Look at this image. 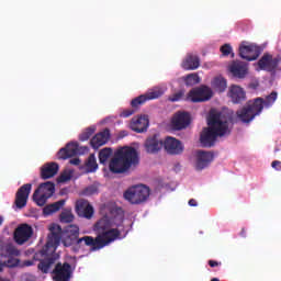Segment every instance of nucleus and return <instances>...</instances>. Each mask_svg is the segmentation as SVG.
<instances>
[{
  "mask_svg": "<svg viewBox=\"0 0 281 281\" xmlns=\"http://www.w3.org/2000/svg\"><path fill=\"white\" fill-rule=\"evenodd\" d=\"M212 95H214L212 88L201 86L189 91L188 99L191 100V102H207V100H212Z\"/></svg>",
  "mask_w": 281,
  "mask_h": 281,
  "instance_id": "obj_10",
  "label": "nucleus"
},
{
  "mask_svg": "<svg viewBox=\"0 0 281 281\" xmlns=\"http://www.w3.org/2000/svg\"><path fill=\"white\" fill-rule=\"evenodd\" d=\"M280 66V58L273 57V55L265 53L258 60V67L261 71H268L269 74H276Z\"/></svg>",
  "mask_w": 281,
  "mask_h": 281,
  "instance_id": "obj_9",
  "label": "nucleus"
},
{
  "mask_svg": "<svg viewBox=\"0 0 281 281\" xmlns=\"http://www.w3.org/2000/svg\"><path fill=\"white\" fill-rule=\"evenodd\" d=\"M49 232L43 254H56L60 243L64 247H74V245L80 247L85 243V237L79 238L80 227L78 225H69L63 231L60 225L52 224Z\"/></svg>",
  "mask_w": 281,
  "mask_h": 281,
  "instance_id": "obj_2",
  "label": "nucleus"
},
{
  "mask_svg": "<svg viewBox=\"0 0 281 281\" xmlns=\"http://www.w3.org/2000/svg\"><path fill=\"white\" fill-rule=\"evenodd\" d=\"M87 172H95L98 170V160L95 159V154H90L86 162Z\"/></svg>",
  "mask_w": 281,
  "mask_h": 281,
  "instance_id": "obj_30",
  "label": "nucleus"
},
{
  "mask_svg": "<svg viewBox=\"0 0 281 281\" xmlns=\"http://www.w3.org/2000/svg\"><path fill=\"white\" fill-rule=\"evenodd\" d=\"M113 156V149L110 147H105L103 149H101L99 151V161L100 164H102L103 166H106V161H109V159H111V157Z\"/></svg>",
  "mask_w": 281,
  "mask_h": 281,
  "instance_id": "obj_31",
  "label": "nucleus"
},
{
  "mask_svg": "<svg viewBox=\"0 0 281 281\" xmlns=\"http://www.w3.org/2000/svg\"><path fill=\"white\" fill-rule=\"evenodd\" d=\"M110 137H111V131H109V128H105L102 132L95 134L91 138L90 145L94 150H98V148H100V146H104V144H106V142H109Z\"/></svg>",
  "mask_w": 281,
  "mask_h": 281,
  "instance_id": "obj_21",
  "label": "nucleus"
},
{
  "mask_svg": "<svg viewBox=\"0 0 281 281\" xmlns=\"http://www.w3.org/2000/svg\"><path fill=\"white\" fill-rule=\"evenodd\" d=\"M157 98H161L160 90H154L147 94H140L139 97H136L131 101L132 109H127L121 112L120 117H131V115H134L135 111H137L142 104H146L148 100H157Z\"/></svg>",
  "mask_w": 281,
  "mask_h": 281,
  "instance_id": "obj_7",
  "label": "nucleus"
},
{
  "mask_svg": "<svg viewBox=\"0 0 281 281\" xmlns=\"http://www.w3.org/2000/svg\"><path fill=\"white\" fill-rule=\"evenodd\" d=\"M189 205L191 207H196V205H198L196 200H194V199L189 200Z\"/></svg>",
  "mask_w": 281,
  "mask_h": 281,
  "instance_id": "obj_47",
  "label": "nucleus"
},
{
  "mask_svg": "<svg viewBox=\"0 0 281 281\" xmlns=\"http://www.w3.org/2000/svg\"><path fill=\"white\" fill-rule=\"evenodd\" d=\"M3 225V216L0 215V227Z\"/></svg>",
  "mask_w": 281,
  "mask_h": 281,
  "instance_id": "obj_52",
  "label": "nucleus"
},
{
  "mask_svg": "<svg viewBox=\"0 0 281 281\" xmlns=\"http://www.w3.org/2000/svg\"><path fill=\"white\" fill-rule=\"evenodd\" d=\"M60 223H74V214L71 211H64L59 215Z\"/></svg>",
  "mask_w": 281,
  "mask_h": 281,
  "instance_id": "obj_35",
  "label": "nucleus"
},
{
  "mask_svg": "<svg viewBox=\"0 0 281 281\" xmlns=\"http://www.w3.org/2000/svg\"><path fill=\"white\" fill-rule=\"evenodd\" d=\"M32 192V183H26L20 187L15 193L14 205L18 210H23L27 205V200Z\"/></svg>",
  "mask_w": 281,
  "mask_h": 281,
  "instance_id": "obj_11",
  "label": "nucleus"
},
{
  "mask_svg": "<svg viewBox=\"0 0 281 281\" xmlns=\"http://www.w3.org/2000/svg\"><path fill=\"white\" fill-rule=\"evenodd\" d=\"M228 97L234 104H240V102H245V90L240 86L233 85L229 88Z\"/></svg>",
  "mask_w": 281,
  "mask_h": 281,
  "instance_id": "obj_24",
  "label": "nucleus"
},
{
  "mask_svg": "<svg viewBox=\"0 0 281 281\" xmlns=\"http://www.w3.org/2000/svg\"><path fill=\"white\" fill-rule=\"evenodd\" d=\"M35 191L52 199V196H54V192H56V184H54V182H49V181L44 182V183H41Z\"/></svg>",
  "mask_w": 281,
  "mask_h": 281,
  "instance_id": "obj_27",
  "label": "nucleus"
},
{
  "mask_svg": "<svg viewBox=\"0 0 281 281\" xmlns=\"http://www.w3.org/2000/svg\"><path fill=\"white\" fill-rule=\"evenodd\" d=\"M181 98H183V91H179V92L172 94V97L170 98V101L179 102V100H181Z\"/></svg>",
  "mask_w": 281,
  "mask_h": 281,
  "instance_id": "obj_42",
  "label": "nucleus"
},
{
  "mask_svg": "<svg viewBox=\"0 0 281 281\" xmlns=\"http://www.w3.org/2000/svg\"><path fill=\"white\" fill-rule=\"evenodd\" d=\"M71 156L69 155V150L67 147H63L57 153V159H69Z\"/></svg>",
  "mask_w": 281,
  "mask_h": 281,
  "instance_id": "obj_38",
  "label": "nucleus"
},
{
  "mask_svg": "<svg viewBox=\"0 0 281 281\" xmlns=\"http://www.w3.org/2000/svg\"><path fill=\"white\" fill-rule=\"evenodd\" d=\"M60 166L57 162H47L41 167V178L42 179H52L58 175Z\"/></svg>",
  "mask_w": 281,
  "mask_h": 281,
  "instance_id": "obj_23",
  "label": "nucleus"
},
{
  "mask_svg": "<svg viewBox=\"0 0 281 281\" xmlns=\"http://www.w3.org/2000/svg\"><path fill=\"white\" fill-rule=\"evenodd\" d=\"M265 104V99L257 98L254 102H249L246 106H244L240 111H237V117L244 124H249L256 115L262 113V109Z\"/></svg>",
  "mask_w": 281,
  "mask_h": 281,
  "instance_id": "obj_5",
  "label": "nucleus"
},
{
  "mask_svg": "<svg viewBox=\"0 0 281 281\" xmlns=\"http://www.w3.org/2000/svg\"><path fill=\"white\" fill-rule=\"evenodd\" d=\"M181 67L184 71H194L201 67V58H199V55H194L192 53L187 54L181 63Z\"/></svg>",
  "mask_w": 281,
  "mask_h": 281,
  "instance_id": "obj_20",
  "label": "nucleus"
},
{
  "mask_svg": "<svg viewBox=\"0 0 281 281\" xmlns=\"http://www.w3.org/2000/svg\"><path fill=\"white\" fill-rule=\"evenodd\" d=\"M1 271H3V266L2 265H0V273H1Z\"/></svg>",
  "mask_w": 281,
  "mask_h": 281,
  "instance_id": "obj_53",
  "label": "nucleus"
},
{
  "mask_svg": "<svg viewBox=\"0 0 281 281\" xmlns=\"http://www.w3.org/2000/svg\"><path fill=\"white\" fill-rule=\"evenodd\" d=\"M221 262L214 261V260H209V266L214 268V267H220Z\"/></svg>",
  "mask_w": 281,
  "mask_h": 281,
  "instance_id": "obj_46",
  "label": "nucleus"
},
{
  "mask_svg": "<svg viewBox=\"0 0 281 281\" xmlns=\"http://www.w3.org/2000/svg\"><path fill=\"white\" fill-rule=\"evenodd\" d=\"M65 205V200H59L53 204H48L43 209L44 216H49L52 214H55V212H58L60 207Z\"/></svg>",
  "mask_w": 281,
  "mask_h": 281,
  "instance_id": "obj_29",
  "label": "nucleus"
},
{
  "mask_svg": "<svg viewBox=\"0 0 281 281\" xmlns=\"http://www.w3.org/2000/svg\"><path fill=\"white\" fill-rule=\"evenodd\" d=\"M0 281H11V280L5 277H0Z\"/></svg>",
  "mask_w": 281,
  "mask_h": 281,
  "instance_id": "obj_51",
  "label": "nucleus"
},
{
  "mask_svg": "<svg viewBox=\"0 0 281 281\" xmlns=\"http://www.w3.org/2000/svg\"><path fill=\"white\" fill-rule=\"evenodd\" d=\"M148 117L146 115L132 119L131 126L135 133H145L148 130Z\"/></svg>",
  "mask_w": 281,
  "mask_h": 281,
  "instance_id": "obj_26",
  "label": "nucleus"
},
{
  "mask_svg": "<svg viewBox=\"0 0 281 281\" xmlns=\"http://www.w3.org/2000/svg\"><path fill=\"white\" fill-rule=\"evenodd\" d=\"M126 135H128V133H126L125 131H123V132L120 133V137H121V138H122V137H126Z\"/></svg>",
  "mask_w": 281,
  "mask_h": 281,
  "instance_id": "obj_50",
  "label": "nucleus"
},
{
  "mask_svg": "<svg viewBox=\"0 0 281 281\" xmlns=\"http://www.w3.org/2000/svg\"><path fill=\"white\" fill-rule=\"evenodd\" d=\"M12 256H21V251L16 249V247L12 246V244H7L1 248L0 260L3 258H8V260L3 261L5 267H16V262H12Z\"/></svg>",
  "mask_w": 281,
  "mask_h": 281,
  "instance_id": "obj_15",
  "label": "nucleus"
},
{
  "mask_svg": "<svg viewBox=\"0 0 281 281\" xmlns=\"http://www.w3.org/2000/svg\"><path fill=\"white\" fill-rule=\"evenodd\" d=\"M260 46L256 44H248L246 42H243L239 45V56L243 58V60H248L251 63L252 60H258L260 56Z\"/></svg>",
  "mask_w": 281,
  "mask_h": 281,
  "instance_id": "obj_8",
  "label": "nucleus"
},
{
  "mask_svg": "<svg viewBox=\"0 0 281 281\" xmlns=\"http://www.w3.org/2000/svg\"><path fill=\"white\" fill-rule=\"evenodd\" d=\"M32 265H34V261L32 260L24 261V267H32Z\"/></svg>",
  "mask_w": 281,
  "mask_h": 281,
  "instance_id": "obj_49",
  "label": "nucleus"
},
{
  "mask_svg": "<svg viewBox=\"0 0 281 281\" xmlns=\"http://www.w3.org/2000/svg\"><path fill=\"white\" fill-rule=\"evenodd\" d=\"M144 147L148 155H157L164 148V140L159 139L157 135H154L145 140Z\"/></svg>",
  "mask_w": 281,
  "mask_h": 281,
  "instance_id": "obj_19",
  "label": "nucleus"
},
{
  "mask_svg": "<svg viewBox=\"0 0 281 281\" xmlns=\"http://www.w3.org/2000/svg\"><path fill=\"white\" fill-rule=\"evenodd\" d=\"M47 199H50V198L45 195V193H40V191L35 190L33 193V201L40 207H43V205H45V203H47Z\"/></svg>",
  "mask_w": 281,
  "mask_h": 281,
  "instance_id": "obj_33",
  "label": "nucleus"
},
{
  "mask_svg": "<svg viewBox=\"0 0 281 281\" xmlns=\"http://www.w3.org/2000/svg\"><path fill=\"white\" fill-rule=\"evenodd\" d=\"M66 148L70 157H76V155H78V143H68Z\"/></svg>",
  "mask_w": 281,
  "mask_h": 281,
  "instance_id": "obj_37",
  "label": "nucleus"
},
{
  "mask_svg": "<svg viewBox=\"0 0 281 281\" xmlns=\"http://www.w3.org/2000/svg\"><path fill=\"white\" fill-rule=\"evenodd\" d=\"M69 162L71 166H80V158H72Z\"/></svg>",
  "mask_w": 281,
  "mask_h": 281,
  "instance_id": "obj_45",
  "label": "nucleus"
},
{
  "mask_svg": "<svg viewBox=\"0 0 281 281\" xmlns=\"http://www.w3.org/2000/svg\"><path fill=\"white\" fill-rule=\"evenodd\" d=\"M56 252L52 254H44L43 248L41 250V255L45 256L46 258L42 259L37 266V269L42 271V273H49V269H52V266L56 263Z\"/></svg>",
  "mask_w": 281,
  "mask_h": 281,
  "instance_id": "obj_22",
  "label": "nucleus"
},
{
  "mask_svg": "<svg viewBox=\"0 0 281 281\" xmlns=\"http://www.w3.org/2000/svg\"><path fill=\"white\" fill-rule=\"evenodd\" d=\"M228 70L234 78H245V76H247V64L243 61H233L228 66Z\"/></svg>",
  "mask_w": 281,
  "mask_h": 281,
  "instance_id": "obj_25",
  "label": "nucleus"
},
{
  "mask_svg": "<svg viewBox=\"0 0 281 281\" xmlns=\"http://www.w3.org/2000/svg\"><path fill=\"white\" fill-rule=\"evenodd\" d=\"M76 213L81 218H93L94 210L93 206L87 200H78L76 203Z\"/></svg>",
  "mask_w": 281,
  "mask_h": 281,
  "instance_id": "obj_17",
  "label": "nucleus"
},
{
  "mask_svg": "<svg viewBox=\"0 0 281 281\" xmlns=\"http://www.w3.org/2000/svg\"><path fill=\"white\" fill-rule=\"evenodd\" d=\"M191 117L188 112H178L173 115L172 126L175 131H183L190 126Z\"/></svg>",
  "mask_w": 281,
  "mask_h": 281,
  "instance_id": "obj_18",
  "label": "nucleus"
},
{
  "mask_svg": "<svg viewBox=\"0 0 281 281\" xmlns=\"http://www.w3.org/2000/svg\"><path fill=\"white\" fill-rule=\"evenodd\" d=\"M276 100H278V92L272 91L268 97H266L263 105L271 106L276 102Z\"/></svg>",
  "mask_w": 281,
  "mask_h": 281,
  "instance_id": "obj_36",
  "label": "nucleus"
},
{
  "mask_svg": "<svg viewBox=\"0 0 281 281\" xmlns=\"http://www.w3.org/2000/svg\"><path fill=\"white\" fill-rule=\"evenodd\" d=\"M34 231L29 224L20 225L14 232V240L18 245H25L32 238Z\"/></svg>",
  "mask_w": 281,
  "mask_h": 281,
  "instance_id": "obj_14",
  "label": "nucleus"
},
{
  "mask_svg": "<svg viewBox=\"0 0 281 281\" xmlns=\"http://www.w3.org/2000/svg\"><path fill=\"white\" fill-rule=\"evenodd\" d=\"M115 221H117V217L112 220H109V217H102L99 220L94 224L97 237L83 236L86 247H92L93 251H98L120 239V236H122L121 227H124V218H119L117 223Z\"/></svg>",
  "mask_w": 281,
  "mask_h": 281,
  "instance_id": "obj_1",
  "label": "nucleus"
},
{
  "mask_svg": "<svg viewBox=\"0 0 281 281\" xmlns=\"http://www.w3.org/2000/svg\"><path fill=\"white\" fill-rule=\"evenodd\" d=\"M71 265L69 262L56 263L55 269L53 270V279L55 281H69L71 280Z\"/></svg>",
  "mask_w": 281,
  "mask_h": 281,
  "instance_id": "obj_12",
  "label": "nucleus"
},
{
  "mask_svg": "<svg viewBox=\"0 0 281 281\" xmlns=\"http://www.w3.org/2000/svg\"><path fill=\"white\" fill-rule=\"evenodd\" d=\"M21 281H36V277L32 274H24L22 276Z\"/></svg>",
  "mask_w": 281,
  "mask_h": 281,
  "instance_id": "obj_43",
  "label": "nucleus"
},
{
  "mask_svg": "<svg viewBox=\"0 0 281 281\" xmlns=\"http://www.w3.org/2000/svg\"><path fill=\"white\" fill-rule=\"evenodd\" d=\"M183 81L187 87H194V85H199L201 82V77L196 72H192L183 77Z\"/></svg>",
  "mask_w": 281,
  "mask_h": 281,
  "instance_id": "obj_32",
  "label": "nucleus"
},
{
  "mask_svg": "<svg viewBox=\"0 0 281 281\" xmlns=\"http://www.w3.org/2000/svg\"><path fill=\"white\" fill-rule=\"evenodd\" d=\"M123 196L132 205H140V203H145L148 196H150V189L144 184L134 186L127 189Z\"/></svg>",
  "mask_w": 281,
  "mask_h": 281,
  "instance_id": "obj_6",
  "label": "nucleus"
},
{
  "mask_svg": "<svg viewBox=\"0 0 281 281\" xmlns=\"http://www.w3.org/2000/svg\"><path fill=\"white\" fill-rule=\"evenodd\" d=\"M83 193L86 194V196H91L92 194H98V187H95V186L87 187L85 189Z\"/></svg>",
  "mask_w": 281,
  "mask_h": 281,
  "instance_id": "obj_39",
  "label": "nucleus"
},
{
  "mask_svg": "<svg viewBox=\"0 0 281 281\" xmlns=\"http://www.w3.org/2000/svg\"><path fill=\"white\" fill-rule=\"evenodd\" d=\"M221 52H222L223 56H229V54H232V46L229 44H224L221 47Z\"/></svg>",
  "mask_w": 281,
  "mask_h": 281,
  "instance_id": "obj_41",
  "label": "nucleus"
},
{
  "mask_svg": "<svg viewBox=\"0 0 281 281\" xmlns=\"http://www.w3.org/2000/svg\"><path fill=\"white\" fill-rule=\"evenodd\" d=\"M214 161V153L198 150L195 153V170H205Z\"/></svg>",
  "mask_w": 281,
  "mask_h": 281,
  "instance_id": "obj_13",
  "label": "nucleus"
},
{
  "mask_svg": "<svg viewBox=\"0 0 281 281\" xmlns=\"http://www.w3.org/2000/svg\"><path fill=\"white\" fill-rule=\"evenodd\" d=\"M67 181H71V173H61L59 177H58V182L59 183H67Z\"/></svg>",
  "mask_w": 281,
  "mask_h": 281,
  "instance_id": "obj_40",
  "label": "nucleus"
},
{
  "mask_svg": "<svg viewBox=\"0 0 281 281\" xmlns=\"http://www.w3.org/2000/svg\"><path fill=\"white\" fill-rule=\"evenodd\" d=\"M162 146L168 155H181L183 153V144L172 136L166 137Z\"/></svg>",
  "mask_w": 281,
  "mask_h": 281,
  "instance_id": "obj_16",
  "label": "nucleus"
},
{
  "mask_svg": "<svg viewBox=\"0 0 281 281\" xmlns=\"http://www.w3.org/2000/svg\"><path fill=\"white\" fill-rule=\"evenodd\" d=\"M272 168L274 170H278L280 171L281 170V161L280 160H273L272 164H271Z\"/></svg>",
  "mask_w": 281,
  "mask_h": 281,
  "instance_id": "obj_44",
  "label": "nucleus"
},
{
  "mask_svg": "<svg viewBox=\"0 0 281 281\" xmlns=\"http://www.w3.org/2000/svg\"><path fill=\"white\" fill-rule=\"evenodd\" d=\"M240 236L241 238H247V231H245V228H241Z\"/></svg>",
  "mask_w": 281,
  "mask_h": 281,
  "instance_id": "obj_48",
  "label": "nucleus"
},
{
  "mask_svg": "<svg viewBox=\"0 0 281 281\" xmlns=\"http://www.w3.org/2000/svg\"><path fill=\"white\" fill-rule=\"evenodd\" d=\"M95 133V126L86 128L79 136L80 142H87Z\"/></svg>",
  "mask_w": 281,
  "mask_h": 281,
  "instance_id": "obj_34",
  "label": "nucleus"
},
{
  "mask_svg": "<svg viewBox=\"0 0 281 281\" xmlns=\"http://www.w3.org/2000/svg\"><path fill=\"white\" fill-rule=\"evenodd\" d=\"M139 164V155L137 149L133 147H124L119 149L114 158L110 161L109 169L113 175H128L131 170L137 167H132Z\"/></svg>",
  "mask_w": 281,
  "mask_h": 281,
  "instance_id": "obj_4",
  "label": "nucleus"
},
{
  "mask_svg": "<svg viewBox=\"0 0 281 281\" xmlns=\"http://www.w3.org/2000/svg\"><path fill=\"white\" fill-rule=\"evenodd\" d=\"M229 123L221 112H210L207 127H204L200 135V143L203 148H212L216 144V138L229 135Z\"/></svg>",
  "mask_w": 281,
  "mask_h": 281,
  "instance_id": "obj_3",
  "label": "nucleus"
},
{
  "mask_svg": "<svg viewBox=\"0 0 281 281\" xmlns=\"http://www.w3.org/2000/svg\"><path fill=\"white\" fill-rule=\"evenodd\" d=\"M212 89L214 91H217V93L225 92V89H227V80L223 77H215L211 82Z\"/></svg>",
  "mask_w": 281,
  "mask_h": 281,
  "instance_id": "obj_28",
  "label": "nucleus"
}]
</instances>
